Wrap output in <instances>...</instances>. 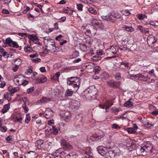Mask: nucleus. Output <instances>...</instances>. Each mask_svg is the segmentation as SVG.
Here are the masks:
<instances>
[{
  "mask_svg": "<svg viewBox=\"0 0 158 158\" xmlns=\"http://www.w3.org/2000/svg\"><path fill=\"white\" fill-rule=\"evenodd\" d=\"M144 147V148L145 149V152L146 153L148 152V151H149L150 150V147H149L148 146V145H145V146H143Z\"/></svg>",
  "mask_w": 158,
  "mask_h": 158,
  "instance_id": "46",
  "label": "nucleus"
},
{
  "mask_svg": "<svg viewBox=\"0 0 158 158\" xmlns=\"http://www.w3.org/2000/svg\"><path fill=\"white\" fill-rule=\"evenodd\" d=\"M6 83L5 82L3 81L0 84V87L3 88L6 85Z\"/></svg>",
  "mask_w": 158,
  "mask_h": 158,
  "instance_id": "56",
  "label": "nucleus"
},
{
  "mask_svg": "<svg viewBox=\"0 0 158 158\" xmlns=\"http://www.w3.org/2000/svg\"><path fill=\"white\" fill-rule=\"evenodd\" d=\"M60 143L61 145L63 147L64 149V148L67 150H70L73 148V146L64 139H61Z\"/></svg>",
  "mask_w": 158,
  "mask_h": 158,
  "instance_id": "6",
  "label": "nucleus"
},
{
  "mask_svg": "<svg viewBox=\"0 0 158 158\" xmlns=\"http://www.w3.org/2000/svg\"><path fill=\"white\" fill-rule=\"evenodd\" d=\"M124 28L126 29V31H128L133 32L134 31V29L132 27L125 26Z\"/></svg>",
  "mask_w": 158,
  "mask_h": 158,
  "instance_id": "25",
  "label": "nucleus"
},
{
  "mask_svg": "<svg viewBox=\"0 0 158 158\" xmlns=\"http://www.w3.org/2000/svg\"><path fill=\"white\" fill-rule=\"evenodd\" d=\"M141 32L142 33H147L149 32L148 29V28H143V29H142Z\"/></svg>",
  "mask_w": 158,
  "mask_h": 158,
  "instance_id": "43",
  "label": "nucleus"
},
{
  "mask_svg": "<svg viewBox=\"0 0 158 158\" xmlns=\"http://www.w3.org/2000/svg\"><path fill=\"white\" fill-rule=\"evenodd\" d=\"M111 110L116 114H118L116 109H115V107H112L111 109Z\"/></svg>",
  "mask_w": 158,
  "mask_h": 158,
  "instance_id": "57",
  "label": "nucleus"
},
{
  "mask_svg": "<svg viewBox=\"0 0 158 158\" xmlns=\"http://www.w3.org/2000/svg\"><path fill=\"white\" fill-rule=\"evenodd\" d=\"M81 60L80 58H77V59H75L74 61L73 62L74 63H77L78 62H79L80 61H81Z\"/></svg>",
  "mask_w": 158,
  "mask_h": 158,
  "instance_id": "62",
  "label": "nucleus"
},
{
  "mask_svg": "<svg viewBox=\"0 0 158 158\" xmlns=\"http://www.w3.org/2000/svg\"><path fill=\"white\" fill-rule=\"evenodd\" d=\"M22 99L24 103L23 105H29V101L27 97H23Z\"/></svg>",
  "mask_w": 158,
  "mask_h": 158,
  "instance_id": "21",
  "label": "nucleus"
},
{
  "mask_svg": "<svg viewBox=\"0 0 158 158\" xmlns=\"http://www.w3.org/2000/svg\"><path fill=\"white\" fill-rule=\"evenodd\" d=\"M115 78L117 80H119L121 78V74L119 73H117L115 76Z\"/></svg>",
  "mask_w": 158,
  "mask_h": 158,
  "instance_id": "35",
  "label": "nucleus"
},
{
  "mask_svg": "<svg viewBox=\"0 0 158 158\" xmlns=\"http://www.w3.org/2000/svg\"><path fill=\"white\" fill-rule=\"evenodd\" d=\"M101 68L99 66H96L95 69H94L93 71L95 74H98L100 71Z\"/></svg>",
  "mask_w": 158,
  "mask_h": 158,
  "instance_id": "26",
  "label": "nucleus"
},
{
  "mask_svg": "<svg viewBox=\"0 0 158 158\" xmlns=\"http://www.w3.org/2000/svg\"><path fill=\"white\" fill-rule=\"evenodd\" d=\"M29 39L32 41L33 42H35V40H37V37L34 35H31L29 36Z\"/></svg>",
  "mask_w": 158,
  "mask_h": 158,
  "instance_id": "28",
  "label": "nucleus"
},
{
  "mask_svg": "<svg viewBox=\"0 0 158 158\" xmlns=\"http://www.w3.org/2000/svg\"><path fill=\"white\" fill-rule=\"evenodd\" d=\"M7 130V128L6 126H3L1 127L0 130L2 132H5Z\"/></svg>",
  "mask_w": 158,
  "mask_h": 158,
  "instance_id": "44",
  "label": "nucleus"
},
{
  "mask_svg": "<svg viewBox=\"0 0 158 158\" xmlns=\"http://www.w3.org/2000/svg\"><path fill=\"white\" fill-rule=\"evenodd\" d=\"M40 70L41 72L44 73L46 71L45 68L44 67H41L40 69Z\"/></svg>",
  "mask_w": 158,
  "mask_h": 158,
  "instance_id": "61",
  "label": "nucleus"
},
{
  "mask_svg": "<svg viewBox=\"0 0 158 158\" xmlns=\"http://www.w3.org/2000/svg\"><path fill=\"white\" fill-rule=\"evenodd\" d=\"M91 23L94 26H98L100 24L99 22L97 19L94 18L91 19Z\"/></svg>",
  "mask_w": 158,
  "mask_h": 158,
  "instance_id": "18",
  "label": "nucleus"
},
{
  "mask_svg": "<svg viewBox=\"0 0 158 158\" xmlns=\"http://www.w3.org/2000/svg\"><path fill=\"white\" fill-rule=\"evenodd\" d=\"M63 37V36L61 35H60L57 36L56 38V40H59L60 41H61V40L60 39Z\"/></svg>",
  "mask_w": 158,
  "mask_h": 158,
  "instance_id": "52",
  "label": "nucleus"
},
{
  "mask_svg": "<svg viewBox=\"0 0 158 158\" xmlns=\"http://www.w3.org/2000/svg\"><path fill=\"white\" fill-rule=\"evenodd\" d=\"M35 80L36 81V82L37 83H41V78L40 76H39V77H35Z\"/></svg>",
  "mask_w": 158,
  "mask_h": 158,
  "instance_id": "45",
  "label": "nucleus"
},
{
  "mask_svg": "<svg viewBox=\"0 0 158 158\" xmlns=\"http://www.w3.org/2000/svg\"><path fill=\"white\" fill-rule=\"evenodd\" d=\"M64 148H59L57 150V153H60V154H61V152H63V151H64Z\"/></svg>",
  "mask_w": 158,
  "mask_h": 158,
  "instance_id": "60",
  "label": "nucleus"
},
{
  "mask_svg": "<svg viewBox=\"0 0 158 158\" xmlns=\"http://www.w3.org/2000/svg\"><path fill=\"white\" fill-rule=\"evenodd\" d=\"M107 82L108 86L115 88H118L120 86V83L119 81H107Z\"/></svg>",
  "mask_w": 158,
  "mask_h": 158,
  "instance_id": "8",
  "label": "nucleus"
},
{
  "mask_svg": "<svg viewBox=\"0 0 158 158\" xmlns=\"http://www.w3.org/2000/svg\"><path fill=\"white\" fill-rule=\"evenodd\" d=\"M80 81L79 79L76 77H71L67 78V84L70 86V89L66 90L65 95L66 97L71 96L79 89Z\"/></svg>",
  "mask_w": 158,
  "mask_h": 158,
  "instance_id": "1",
  "label": "nucleus"
},
{
  "mask_svg": "<svg viewBox=\"0 0 158 158\" xmlns=\"http://www.w3.org/2000/svg\"><path fill=\"white\" fill-rule=\"evenodd\" d=\"M129 63L128 62H121L120 63L121 65H124L125 67L128 68L129 67Z\"/></svg>",
  "mask_w": 158,
  "mask_h": 158,
  "instance_id": "42",
  "label": "nucleus"
},
{
  "mask_svg": "<svg viewBox=\"0 0 158 158\" xmlns=\"http://www.w3.org/2000/svg\"><path fill=\"white\" fill-rule=\"evenodd\" d=\"M132 100V98L130 99L129 100L126 102L124 104V106L125 107H126L128 108L131 107L133 105V102L131 100Z\"/></svg>",
  "mask_w": 158,
  "mask_h": 158,
  "instance_id": "13",
  "label": "nucleus"
},
{
  "mask_svg": "<svg viewBox=\"0 0 158 158\" xmlns=\"http://www.w3.org/2000/svg\"><path fill=\"white\" fill-rule=\"evenodd\" d=\"M69 116L65 115H64V117L65 118V120L67 122L69 121V120L70 119L71 117L70 116V115L69 114Z\"/></svg>",
  "mask_w": 158,
  "mask_h": 158,
  "instance_id": "47",
  "label": "nucleus"
},
{
  "mask_svg": "<svg viewBox=\"0 0 158 158\" xmlns=\"http://www.w3.org/2000/svg\"><path fill=\"white\" fill-rule=\"evenodd\" d=\"M83 6V5L81 4H77V8L79 10L82 11V10Z\"/></svg>",
  "mask_w": 158,
  "mask_h": 158,
  "instance_id": "33",
  "label": "nucleus"
},
{
  "mask_svg": "<svg viewBox=\"0 0 158 158\" xmlns=\"http://www.w3.org/2000/svg\"><path fill=\"white\" fill-rule=\"evenodd\" d=\"M109 77V74L106 72H103L101 76L102 79L104 80L108 79Z\"/></svg>",
  "mask_w": 158,
  "mask_h": 158,
  "instance_id": "15",
  "label": "nucleus"
},
{
  "mask_svg": "<svg viewBox=\"0 0 158 158\" xmlns=\"http://www.w3.org/2000/svg\"><path fill=\"white\" fill-rule=\"evenodd\" d=\"M23 84H21V85H23V86H25L28 84V82L26 80H23V81L22 82Z\"/></svg>",
  "mask_w": 158,
  "mask_h": 158,
  "instance_id": "53",
  "label": "nucleus"
},
{
  "mask_svg": "<svg viewBox=\"0 0 158 158\" xmlns=\"http://www.w3.org/2000/svg\"><path fill=\"white\" fill-rule=\"evenodd\" d=\"M2 12L3 13L6 14H9L10 13L8 11V10L6 9H3L2 10Z\"/></svg>",
  "mask_w": 158,
  "mask_h": 158,
  "instance_id": "51",
  "label": "nucleus"
},
{
  "mask_svg": "<svg viewBox=\"0 0 158 158\" xmlns=\"http://www.w3.org/2000/svg\"><path fill=\"white\" fill-rule=\"evenodd\" d=\"M53 155L54 156L55 158H62V156L61 155H58L57 153L54 154Z\"/></svg>",
  "mask_w": 158,
  "mask_h": 158,
  "instance_id": "48",
  "label": "nucleus"
},
{
  "mask_svg": "<svg viewBox=\"0 0 158 158\" xmlns=\"http://www.w3.org/2000/svg\"><path fill=\"white\" fill-rule=\"evenodd\" d=\"M120 16L118 14H112L110 13H109L107 15L102 16L101 18L105 20L114 22L118 18H119Z\"/></svg>",
  "mask_w": 158,
  "mask_h": 158,
  "instance_id": "3",
  "label": "nucleus"
},
{
  "mask_svg": "<svg viewBox=\"0 0 158 158\" xmlns=\"http://www.w3.org/2000/svg\"><path fill=\"white\" fill-rule=\"evenodd\" d=\"M40 77L41 78V83H44L46 81L47 79L46 77L42 75H40Z\"/></svg>",
  "mask_w": 158,
  "mask_h": 158,
  "instance_id": "30",
  "label": "nucleus"
},
{
  "mask_svg": "<svg viewBox=\"0 0 158 158\" xmlns=\"http://www.w3.org/2000/svg\"><path fill=\"white\" fill-rule=\"evenodd\" d=\"M31 49V48L29 47H25L24 48V50L26 52L30 51Z\"/></svg>",
  "mask_w": 158,
  "mask_h": 158,
  "instance_id": "58",
  "label": "nucleus"
},
{
  "mask_svg": "<svg viewBox=\"0 0 158 158\" xmlns=\"http://www.w3.org/2000/svg\"><path fill=\"white\" fill-rule=\"evenodd\" d=\"M152 114L154 116H156L158 114V110H156L153 111L152 113Z\"/></svg>",
  "mask_w": 158,
  "mask_h": 158,
  "instance_id": "50",
  "label": "nucleus"
},
{
  "mask_svg": "<svg viewBox=\"0 0 158 158\" xmlns=\"http://www.w3.org/2000/svg\"><path fill=\"white\" fill-rule=\"evenodd\" d=\"M52 131L55 135L57 134L58 132V131L55 126L52 127Z\"/></svg>",
  "mask_w": 158,
  "mask_h": 158,
  "instance_id": "29",
  "label": "nucleus"
},
{
  "mask_svg": "<svg viewBox=\"0 0 158 158\" xmlns=\"http://www.w3.org/2000/svg\"><path fill=\"white\" fill-rule=\"evenodd\" d=\"M31 60L32 61H34L35 63H37L39 62H40L41 61V59L40 58H38L33 59Z\"/></svg>",
  "mask_w": 158,
  "mask_h": 158,
  "instance_id": "37",
  "label": "nucleus"
},
{
  "mask_svg": "<svg viewBox=\"0 0 158 158\" xmlns=\"http://www.w3.org/2000/svg\"><path fill=\"white\" fill-rule=\"evenodd\" d=\"M125 14H126V15H129L131 14V13L127 10H126L124 11Z\"/></svg>",
  "mask_w": 158,
  "mask_h": 158,
  "instance_id": "64",
  "label": "nucleus"
},
{
  "mask_svg": "<svg viewBox=\"0 0 158 158\" xmlns=\"http://www.w3.org/2000/svg\"><path fill=\"white\" fill-rule=\"evenodd\" d=\"M101 59V57L98 55L93 56L91 58L92 60L94 61L100 60Z\"/></svg>",
  "mask_w": 158,
  "mask_h": 158,
  "instance_id": "24",
  "label": "nucleus"
},
{
  "mask_svg": "<svg viewBox=\"0 0 158 158\" xmlns=\"http://www.w3.org/2000/svg\"><path fill=\"white\" fill-rule=\"evenodd\" d=\"M88 10L90 13L94 14V15H96L97 13L96 10L93 7L89 8Z\"/></svg>",
  "mask_w": 158,
  "mask_h": 158,
  "instance_id": "23",
  "label": "nucleus"
},
{
  "mask_svg": "<svg viewBox=\"0 0 158 158\" xmlns=\"http://www.w3.org/2000/svg\"><path fill=\"white\" fill-rule=\"evenodd\" d=\"M23 79V76L21 75H19L17 77L15 78L14 81L15 85L18 86H20L23 84L22 82Z\"/></svg>",
  "mask_w": 158,
  "mask_h": 158,
  "instance_id": "7",
  "label": "nucleus"
},
{
  "mask_svg": "<svg viewBox=\"0 0 158 158\" xmlns=\"http://www.w3.org/2000/svg\"><path fill=\"white\" fill-rule=\"evenodd\" d=\"M44 40L43 42L46 49L49 52H55L56 47L53 40L50 38H46V37H44Z\"/></svg>",
  "mask_w": 158,
  "mask_h": 158,
  "instance_id": "2",
  "label": "nucleus"
},
{
  "mask_svg": "<svg viewBox=\"0 0 158 158\" xmlns=\"http://www.w3.org/2000/svg\"><path fill=\"white\" fill-rule=\"evenodd\" d=\"M157 40L155 37L152 35H150L148 37L147 42L149 45H151L155 43Z\"/></svg>",
  "mask_w": 158,
  "mask_h": 158,
  "instance_id": "10",
  "label": "nucleus"
},
{
  "mask_svg": "<svg viewBox=\"0 0 158 158\" xmlns=\"http://www.w3.org/2000/svg\"><path fill=\"white\" fill-rule=\"evenodd\" d=\"M39 39L37 37V40H35V42H33L35 44H37L39 45H41V43H40V42L39 41Z\"/></svg>",
  "mask_w": 158,
  "mask_h": 158,
  "instance_id": "55",
  "label": "nucleus"
},
{
  "mask_svg": "<svg viewBox=\"0 0 158 158\" xmlns=\"http://www.w3.org/2000/svg\"><path fill=\"white\" fill-rule=\"evenodd\" d=\"M17 121L21 122L22 121V118L21 116L19 114L16 117Z\"/></svg>",
  "mask_w": 158,
  "mask_h": 158,
  "instance_id": "41",
  "label": "nucleus"
},
{
  "mask_svg": "<svg viewBox=\"0 0 158 158\" xmlns=\"http://www.w3.org/2000/svg\"><path fill=\"white\" fill-rule=\"evenodd\" d=\"M112 128L119 129H120L121 128L120 127L118 126V125L116 124H114L112 126Z\"/></svg>",
  "mask_w": 158,
  "mask_h": 158,
  "instance_id": "32",
  "label": "nucleus"
},
{
  "mask_svg": "<svg viewBox=\"0 0 158 158\" xmlns=\"http://www.w3.org/2000/svg\"><path fill=\"white\" fill-rule=\"evenodd\" d=\"M54 28L56 29H58V24L57 23H55L54 25Z\"/></svg>",
  "mask_w": 158,
  "mask_h": 158,
  "instance_id": "63",
  "label": "nucleus"
},
{
  "mask_svg": "<svg viewBox=\"0 0 158 158\" xmlns=\"http://www.w3.org/2000/svg\"><path fill=\"white\" fill-rule=\"evenodd\" d=\"M9 97V93L8 92H6L4 94V98L7 99L8 101H9L10 100H9L8 98Z\"/></svg>",
  "mask_w": 158,
  "mask_h": 158,
  "instance_id": "39",
  "label": "nucleus"
},
{
  "mask_svg": "<svg viewBox=\"0 0 158 158\" xmlns=\"http://www.w3.org/2000/svg\"><path fill=\"white\" fill-rule=\"evenodd\" d=\"M26 118L25 120V122L27 123H28V122L30 121L31 120V117L30 116L29 114H27L26 115Z\"/></svg>",
  "mask_w": 158,
  "mask_h": 158,
  "instance_id": "31",
  "label": "nucleus"
},
{
  "mask_svg": "<svg viewBox=\"0 0 158 158\" xmlns=\"http://www.w3.org/2000/svg\"><path fill=\"white\" fill-rule=\"evenodd\" d=\"M27 105H23L22 107L24 109V112L27 113L29 109L28 107H27Z\"/></svg>",
  "mask_w": 158,
  "mask_h": 158,
  "instance_id": "38",
  "label": "nucleus"
},
{
  "mask_svg": "<svg viewBox=\"0 0 158 158\" xmlns=\"http://www.w3.org/2000/svg\"><path fill=\"white\" fill-rule=\"evenodd\" d=\"M45 112L46 114L45 117L47 118H49L51 116L53 115V112L49 108L45 110Z\"/></svg>",
  "mask_w": 158,
  "mask_h": 158,
  "instance_id": "11",
  "label": "nucleus"
},
{
  "mask_svg": "<svg viewBox=\"0 0 158 158\" xmlns=\"http://www.w3.org/2000/svg\"><path fill=\"white\" fill-rule=\"evenodd\" d=\"M34 90V87H31L30 88L27 89V92L28 93H30L32 92Z\"/></svg>",
  "mask_w": 158,
  "mask_h": 158,
  "instance_id": "36",
  "label": "nucleus"
},
{
  "mask_svg": "<svg viewBox=\"0 0 158 158\" xmlns=\"http://www.w3.org/2000/svg\"><path fill=\"white\" fill-rule=\"evenodd\" d=\"M10 108V105L9 104H7L5 105L4 106L2 110V113L3 114L6 113Z\"/></svg>",
  "mask_w": 158,
  "mask_h": 158,
  "instance_id": "19",
  "label": "nucleus"
},
{
  "mask_svg": "<svg viewBox=\"0 0 158 158\" xmlns=\"http://www.w3.org/2000/svg\"><path fill=\"white\" fill-rule=\"evenodd\" d=\"M136 131H135L134 129H133L132 128H129L128 129V132L129 133L134 134L135 132Z\"/></svg>",
  "mask_w": 158,
  "mask_h": 158,
  "instance_id": "34",
  "label": "nucleus"
},
{
  "mask_svg": "<svg viewBox=\"0 0 158 158\" xmlns=\"http://www.w3.org/2000/svg\"><path fill=\"white\" fill-rule=\"evenodd\" d=\"M39 55L37 53H35V54H33L30 55L29 56L31 58H34L36 57H38Z\"/></svg>",
  "mask_w": 158,
  "mask_h": 158,
  "instance_id": "54",
  "label": "nucleus"
},
{
  "mask_svg": "<svg viewBox=\"0 0 158 158\" xmlns=\"http://www.w3.org/2000/svg\"><path fill=\"white\" fill-rule=\"evenodd\" d=\"M137 17L141 20H143L145 18H147V16L146 15L141 14L138 15Z\"/></svg>",
  "mask_w": 158,
  "mask_h": 158,
  "instance_id": "27",
  "label": "nucleus"
},
{
  "mask_svg": "<svg viewBox=\"0 0 158 158\" xmlns=\"http://www.w3.org/2000/svg\"><path fill=\"white\" fill-rule=\"evenodd\" d=\"M101 138V136H97L96 135L92 136L90 137V139L92 141H96L98 140Z\"/></svg>",
  "mask_w": 158,
  "mask_h": 158,
  "instance_id": "22",
  "label": "nucleus"
},
{
  "mask_svg": "<svg viewBox=\"0 0 158 158\" xmlns=\"http://www.w3.org/2000/svg\"><path fill=\"white\" fill-rule=\"evenodd\" d=\"M144 148V147L140 146L139 148L136 150L137 152L139 155H141V153H143L145 152V149Z\"/></svg>",
  "mask_w": 158,
  "mask_h": 158,
  "instance_id": "17",
  "label": "nucleus"
},
{
  "mask_svg": "<svg viewBox=\"0 0 158 158\" xmlns=\"http://www.w3.org/2000/svg\"><path fill=\"white\" fill-rule=\"evenodd\" d=\"M142 74L139 73L137 74L132 75V76L133 77H136L139 78L140 77H142Z\"/></svg>",
  "mask_w": 158,
  "mask_h": 158,
  "instance_id": "40",
  "label": "nucleus"
},
{
  "mask_svg": "<svg viewBox=\"0 0 158 158\" xmlns=\"http://www.w3.org/2000/svg\"><path fill=\"white\" fill-rule=\"evenodd\" d=\"M21 63V60L20 59L18 58L16 59L15 61V67L16 68L18 69L19 66L20 65Z\"/></svg>",
  "mask_w": 158,
  "mask_h": 158,
  "instance_id": "20",
  "label": "nucleus"
},
{
  "mask_svg": "<svg viewBox=\"0 0 158 158\" xmlns=\"http://www.w3.org/2000/svg\"><path fill=\"white\" fill-rule=\"evenodd\" d=\"M50 99L49 98L43 97L40 100L37 101V102L39 103H45L48 101H49Z\"/></svg>",
  "mask_w": 158,
  "mask_h": 158,
  "instance_id": "16",
  "label": "nucleus"
},
{
  "mask_svg": "<svg viewBox=\"0 0 158 158\" xmlns=\"http://www.w3.org/2000/svg\"><path fill=\"white\" fill-rule=\"evenodd\" d=\"M53 126H50L46 130V131L47 132H49L51 131H52V127Z\"/></svg>",
  "mask_w": 158,
  "mask_h": 158,
  "instance_id": "49",
  "label": "nucleus"
},
{
  "mask_svg": "<svg viewBox=\"0 0 158 158\" xmlns=\"http://www.w3.org/2000/svg\"><path fill=\"white\" fill-rule=\"evenodd\" d=\"M9 91L11 93H14L18 91L19 88V87H13L12 86H9L8 87Z\"/></svg>",
  "mask_w": 158,
  "mask_h": 158,
  "instance_id": "14",
  "label": "nucleus"
},
{
  "mask_svg": "<svg viewBox=\"0 0 158 158\" xmlns=\"http://www.w3.org/2000/svg\"><path fill=\"white\" fill-rule=\"evenodd\" d=\"M3 43L6 45H8L10 47H12L16 48L19 47V45L15 42L12 41L11 38L8 37L5 40H3Z\"/></svg>",
  "mask_w": 158,
  "mask_h": 158,
  "instance_id": "5",
  "label": "nucleus"
},
{
  "mask_svg": "<svg viewBox=\"0 0 158 158\" xmlns=\"http://www.w3.org/2000/svg\"><path fill=\"white\" fill-rule=\"evenodd\" d=\"M79 102L76 100H73L70 103V107L72 109L78 108L79 106Z\"/></svg>",
  "mask_w": 158,
  "mask_h": 158,
  "instance_id": "9",
  "label": "nucleus"
},
{
  "mask_svg": "<svg viewBox=\"0 0 158 158\" xmlns=\"http://www.w3.org/2000/svg\"><path fill=\"white\" fill-rule=\"evenodd\" d=\"M60 73L59 72H57V73H55V75L54 77L56 78H58L60 76Z\"/></svg>",
  "mask_w": 158,
  "mask_h": 158,
  "instance_id": "59",
  "label": "nucleus"
},
{
  "mask_svg": "<svg viewBox=\"0 0 158 158\" xmlns=\"http://www.w3.org/2000/svg\"><path fill=\"white\" fill-rule=\"evenodd\" d=\"M98 153L103 156H107L111 152L113 153L114 151L110 150L108 151L106 148H104L103 146H100L97 148Z\"/></svg>",
  "mask_w": 158,
  "mask_h": 158,
  "instance_id": "4",
  "label": "nucleus"
},
{
  "mask_svg": "<svg viewBox=\"0 0 158 158\" xmlns=\"http://www.w3.org/2000/svg\"><path fill=\"white\" fill-rule=\"evenodd\" d=\"M86 91H87L90 97H92L96 94V89L94 88L93 89H89V90H87Z\"/></svg>",
  "mask_w": 158,
  "mask_h": 158,
  "instance_id": "12",
  "label": "nucleus"
}]
</instances>
